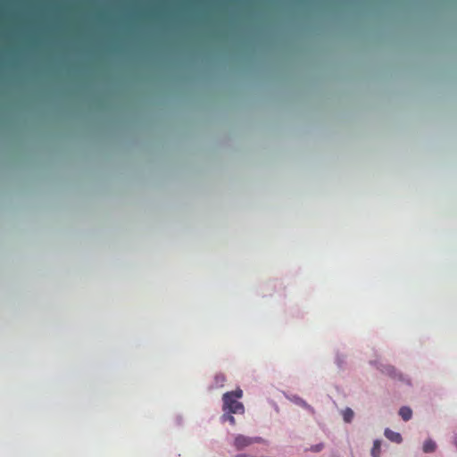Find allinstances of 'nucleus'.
Segmentation results:
<instances>
[{
  "label": "nucleus",
  "mask_w": 457,
  "mask_h": 457,
  "mask_svg": "<svg viewBox=\"0 0 457 457\" xmlns=\"http://www.w3.org/2000/svg\"><path fill=\"white\" fill-rule=\"evenodd\" d=\"M215 380H216V383L217 384H220L222 385L223 382L225 381V376L222 375V374H220V375H216L215 377Z\"/></svg>",
  "instance_id": "f8f14e48"
},
{
  "label": "nucleus",
  "mask_w": 457,
  "mask_h": 457,
  "mask_svg": "<svg viewBox=\"0 0 457 457\" xmlns=\"http://www.w3.org/2000/svg\"><path fill=\"white\" fill-rule=\"evenodd\" d=\"M436 448V443L431 439L426 440L423 444V452L424 453H433V452H435Z\"/></svg>",
  "instance_id": "39448f33"
},
{
  "label": "nucleus",
  "mask_w": 457,
  "mask_h": 457,
  "mask_svg": "<svg viewBox=\"0 0 457 457\" xmlns=\"http://www.w3.org/2000/svg\"><path fill=\"white\" fill-rule=\"evenodd\" d=\"M385 436L388 440H390L392 442H395V443H397V444L401 443L402 440H403L402 436L399 433L395 432V431H393V430H391L389 428H386V430H385Z\"/></svg>",
  "instance_id": "7ed1b4c3"
},
{
  "label": "nucleus",
  "mask_w": 457,
  "mask_h": 457,
  "mask_svg": "<svg viewBox=\"0 0 457 457\" xmlns=\"http://www.w3.org/2000/svg\"><path fill=\"white\" fill-rule=\"evenodd\" d=\"M242 396L243 391L241 389L225 393L222 397L223 411L234 414L244 413V405L242 403L237 401V399L241 398Z\"/></svg>",
  "instance_id": "f257e3e1"
},
{
  "label": "nucleus",
  "mask_w": 457,
  "mask_h": 457,
  "mask_svg": "<svg viewBox=\"0 0 457 457\" xmlns=\"http://www.w3.org/2000/svg\"><path fill=\"white\" fill-rule=\"evenodd\" d=\"M324 448V445L322 443H320V444H317V445H312L309 449H307L306 451H312V452H314V453H320V451H322Z\"/></svg>",
  "instance_id": "9d476101"
},
{
  "label": "nucleus",
  "mask_w": 457,
  "mask_h": 457,
  "mask_svg": "<svg viewBox=\"0 0 457 457\" xmlns=\"http://www.w3.org/2000/svg\"><path fill=\"white\" fill-rule=\"evenodd\" d=\"M399 415L402 417V419L405 421L411 420L412 411L409 407H402L399 411Z\"/></svg>",
  "instance_id": "423d86ee"
},
{
  "label": "nucleus",
  "mask_w": 457,
  "mask_h": 457,
  "mask_svg": "<svg viewBox=\"0 0 457 457\" xmlns=\"http://www.w3.org/2000/svg\"><path fill=\"white\" fill-rule=\"evenodd\" d=\"M343 419L345 422L349 423L352 421L353 418V411L351 408H345L343 412Z\"/></svg>",
  "instance_id": "6e6552de"
},
{
  "label": "nucleus",
  "mask_w": 457,
  "mask_h": 457,
  "mask_svg": "<svg viewBox=\"0 0 457 457\" xmlns=\"http://www.w3.org/2000/svg\"><path fill=\"white\" fill-rule=\"evenodd\" d=\"M380 370L382 373L393 378H396L399 376L395 367L391 365H382Z\"/></svg>",
  "instance_id": "20e7f679"
},
{
  "label": "nucleus",
  "mask_w": 457,
  "mask_h": 457,
  "mask_svg": "<svg viewBox=\"0 0 457 457\" xmlns=\"http://www.w3.org/2000/svg\"><path fill=\"white\" fill-rule=\"evenodd\" d=\"M381 453V443L379 440H375L373 443V447L371 449L370 454L372 457H380Z\"/></svg>",
  "instance_id": "0eeeda50"
},
{
  "label": "nucleus",
  "mask_w": 457,
  "mask_h": 457,
  "mask_svg": "<svg viewBox=\"0 0 457 457\" xmlns=\"http://www.w3.org/2000/svg\"><path fill=\"white\" fill-rule=\"evenodd\" d=\"M295 403L306 409H312L311 406L304 400H303L301 398H296Z\"/></svg>",
  "instance_id": "9b49d317"
},
{
  "label": "nucleus",
  "mask_w": 457,
  "mask_h": 457,
  "mask_svg": "<svg viewBox=\"0 0 457 457\" xmlns=\"http://www.w3.org/2000/svg\"><path fill=\"white\" fill-rule=\"evenodd\" d=\"M236 457H255L253 455H249V454H245V453H241V454H237L236 455Z\"/></svg>",
  "instance_id": "ddd939ff"
},
{
  "label": "nucleus",
  "mask_w": 457,
  "mask_h": 457,
  "mask_svg": "<svg viewBox=\"0 0 457 457\" xmlns=\"http://www.w3.org/2000/svg\"><path fill=\"white\" fill-rule=\"evenodd\" d=\"M265 440L260 436L250 437L244 435H237L234 439V446L237 450L240 451L244 448L250 446L253 444L264 443Z\"/></svg>",
  "instance_id": "f03ea898"
},
{
  "label": "nucleus",
  "mask_w": 457,
  "mask_h": 457,
  "mask_svg": "<svg viewBox=\"0 0 457 457\" xmlns=\"http://www.w3.org/2000/svg\"><path fill=\"white\" fill-rule=\"evenodd\" d=\"M233 413H230L228 411H227L226 413H224L221 417L222 420L223 421H228L231 425H235L236 423V420L235 418L233 417L232 415Z\"/></svg>",
  "instance_id": "1a4fd4ad"
}]
</instances>
